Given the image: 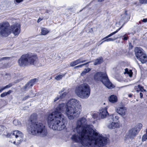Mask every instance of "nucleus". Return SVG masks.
<instances>
[{
  "label": "nucleus",
  "mask_w": 147,
  "mask_h": 147,
  "mask_svg": "<svg viewBox=\"0 0 147 147\" xmlns=\"http://www.w3.org/2000/svg\"><path fill=\"white\" fill-rule=\"evenodd\" d=\"M67 107V103L66 104L62 103L59 104L56 108L54 112H53L49 115H52L55 116L63 115L61 114V113L65 111Z\"/></svg>",
  "instance_id": "nucleus-10"
},
{
  "label": "nucleus",
  "mask_w": 147,
  "mask_h": 147,
  "mask_svg": "<svg viewBox=\"0 0 147 147\" xmlns=\"http://www.w3.org/2000/svg\"><path fill=\"white\" fill-rule=\"evenodd\" d=\"M90 62H91V61H89L88 62L85 63L84 64L79 65L78 66H79V67H82L83 66L86 65V64H88V63H89Z\"/></svg>",
  "instance_id": "nucleus-46"
},
{
  "label": "nucleus",
  "mask_w": 147,
  "mask_h": 147,
  "mask_svg": "<svg viewBox=\"0 0 147 147\" xmlns=\"http://www.w3.org/2000/svg\"><path fill=\"white\" fill-rule=\"evenodd\" d=\"M119 37H117L115 38H109L106 39H105L103 40V42H109L110 41H114L117 38H118Z\"/></svg>",
  "instance_id": "nucleus-33"
},
{
  "label": "nucleus",
  "mask_w": 147,
  "mask_h": 147,
  "mask_svg": "<svg viewBox=\"0 0 147 147\" xmlns=\"http://www.w3.org/2000/svg\"><path fill=\"white\" fill-rule=\"evenodd\" d=\"M29 94L30 95L32 96V97L33 96H36V95H34V94L33 93V92L32 90L30 91Z\"/></svg>",
  "instance_id": "nucleus-47"
},
{
  "label": "nucleus",
  "mask_w": 147,
  "mask_h": 147,
  "mask_svg": "<svg viewBox=\"0 0 147 147\" xmlns=\"http://www.w3.org/2000/svg\"><path fill=\"white\" fill-rule=\"evenodd\" d=\"M142 125L141 123H139L135 127H136L137 129L138 128L139 130H140L142 128Z\"/></svg>",
  "instance_id": "nucleus-41"
},
{
  "label": "nucleus",
  "mask_w": 147,
  "mask_h": 147,
  "mask_svg": "<svg viewBox=\"0 0 147 147\" xmlns=\"http://www.w3.org/2000/svg\"><path fill=\"white\" fill-rule=\"evenodd\" d=\"M107 138L97 133L82 145L86 147H106Z\"/></svg>",
  "instance_id": "nucleus-5"
},
{
  "label": "nucleus",
  "mask_w": 147,
  "mask_h": 147,
  "mask_svg": "<svg viewBox=\"0 0 147 147\" xmlns=\"http://www.w3.org/2000/svg\"><path fill=\"white\" fill-rule=\"evenodd\" d=\"M12 86V84L11 83H9L4 87H2L3 90L5 89L9 88L11 87Z\"/></svg>",
  "instance_id": "nucleus-35"
},
{
  "label": "nucleus",
  "mask_w": 147,
  "mask_h": 147,
  "mask_svg": "<svg viewBox=\"0 0 147 147\" xmlns=\"http://www.w3.org/2000/svg\"><path fill=\"white\" fill-rule=\"evenodd\" d=\"M128 74L129 75V77H131L132 76L133 73L131 70H129V71L128 69L127 68H126L125 69V72H124V74Z\"/></svg>",
  "instance_id": "nucleus-27"
},
{
  "label": "nucleus",
  "mask_w": 147,
  "mask_h": 147,
  "mask_svg": "<svg viewBox=\"0 0 147 147\" xmlns=\"http://www.w3.org/2000/svg\"><path fill=\"white\" fill-rule=\"evenodd\" d=\"M145 53L143 52V50L140 47H136L135 49V54L136 56L138 59L141 56H142L143 54Z\"/></svg>",
  "instance_id": "nucleus-17"
},
{
  "label": "nucleus",
  "mask_w": 147,
  "mask_h": 147,
  "mask_svg": "<svg viewBox=\"0 0 147 147\" xmlns=\"http://www.w3.org/2000/svg\"><path fill=\"white\" fill-rule=\"evenodd\" d=\"M41 31L42 34L43 35H46L49 32V31L45 28H42Z\"/></svg>",
  "instance_id": "nucleus-29"
},
{
  "label": "nucleus",
  "mask_w": 147,
  "mask_h": 147,
  "mask_svg": "<svg viewBox=\"0 0 147 147\" xmlns=\"http://www.w3.org/2000/svg\"><path fill=\"white\" fill-rule=\"evenodd\" d=\"M76 60L78 64L81 63H82L86 61V60H82V57Z\"/></svg>",
  "instance_id": "nucleus-34"
},
{
  "label": "nucleus",
  "mask_w": 147,
  "mask_h": 147,
  "mask_svg": "<svg viewBox=\"0 0 147 147\" xmlns=\"http://www.w3.org/2000/svg\"><path fill=\"white\" fill-rule=\"evenodd\" d=\"M64 88H63L61 91L59 93L61 92V93H62V92H63L64 91Z\"/></svg>",
  "instance_id": "nucleus-58"
},
{
  "label": "nucleus",
  "mask_w": 147,
  "mask_h": 147,
  "mask_svg": "<svg viewBox=\"0 0 147 147\" xmlns=\"http://www.w3.org/2000/svg\"><path fill=\"white\" fill-rule=\"evenodd\" d=\"M110 102L112 103H114L117 101V97L115 95H112L110 96L109 98Z\"/></svg>",
  "instance_id": "nucleus-23"
},
{
  "label": "nucleus",
  "mask_w": 147,
  "mask_h": 147,
  "mask_svg": "<svg viewBox=\"0 0 147 147\" xmlns=\"http://www.w3.org/2000/svg\"><path fill=\"white\" fill-rule=\"evenodd\" d=\"M94 79L96 82H101L108 88H113V85L110 82L106 73L98 72L96 73L94 76Z\"/></svg>",
  "instance_id": "nucleus-8"
},
{
  "label": "nucleus",
  "mask_w": 147,
  "mask_h": 147,
  "mask_svg": "<svg viewBox=\"0 0 147 147\" xmlns=\"http://www.w3.org/2000/svg\"><path fill=\"white\" fill-rule=\"evenodd\" d=\"M3 90L2 88V87L0 86V93H1Z\"/></svg>",
  "instance_id": "nucleus-54"
},
{
  "label": "nucleus",
  "mask_w": 147,
  "mask_h": 147,
  "mask_svg": "<svg viewBox=\"0 0 147 147\" xmlns=\"http://www.w3.org/2000/svg\"><path fill=\"white\" fill-rule=\"evenodd\" d=\"M23 137H15V141L13 142V144L17 145L20 144L22 141Z\"/></svg>",
  "instance_id": "nucleus-24"
},
{
  "label": "nucleus",
  "mask_w": 147,
  "mask_h": 147,
  "mask_svg": "<svg viewBox=\"0 0 147 147\" xmlns=\"http://www.w3.org/2000/svg\"><path fill=\"white\" fill-rule=\"evenodd\" d=\"M37 115L34 114L30 116L31 121L28 125L27 130L30 134L35 135L40 137L46 136L47 134V130L45 125L40 122H35Z\"/></svg>",
  "instance_id": "nucleus-2"
},
{
  "label": "nucleus",
  "mask_w": 147,
  "mask_h": 147,
  "mask_svg": "<svg viewBox=\"0 0 147 147\" xmlns=\"http://www.w3.org/2000/svg\"><path fill=\"white\" fill-rule=\"evenodd\" d=\"M65 74H63L62 75H59L56 76L55 77V79L57 80H60L63 77V76H65Z\"/></svg>",
  "instance_id": "nucleus-32"
},
{
  "label": "nucleus",
  "mask_w": 147,
  "mask_h": 147,
  "mask_svg": "<svg viewBox=\"0 0 147 147\" xmlns=\"http://www.w3.org/2000/svg\"><path fill=\"white\" fill-rule=\"evenodd\" d=\"M12 92V91L11 90H9L7 92H4L1 94L0 97H4L8 95H9Z\"/></svg>",
  "instance_id": "nucleus-26"
},
{
  "label": "nucleus",
  "mask_w": 147,
  "mask_h": 147,
  "mask_svg": "<svg viewBox=\"0 0 147 147\" xmlns=\"http://www.w3.org/2000/svg\"><path fill=\"white\" fill-rule=\"evenodd\" d=\"M78 64V63L76 60L74 61L71 62L70 63V66L71 67H73Z\"/></svg>",
  "instance_id": "nucleus-37"
},
{
  "label": "nucleus",
  "mask_w": 147,
  "mask_h": 147,
  "mask_svg": "<svg viewBox=\"0 0 147 147\" xmlns=\"http://www.w3.org/2000/svg\"><path fill=\"white\" fill-rule=\"evenodd\" d=\"M8 63H5L3 65V67L4 68H7L8 67Z\"/></svg>",
  "instance_id": "nucleus-49"
},
{
  "label": "nucleus",
  "mask_w": 147,
  "mask_h": 147,
  "mask_svg": "<svg viewBox=\"0 0 147 147\" xmlns=\"http://www.w3.org/2000/svg\"><path fill=\"white\" fill-rule=\"evenodd\" d=\"M138 59L142 63H145L147 61V56L146 53L143 54L142 56H141L140 57H139Z\"/></svg>",
  "instance_id": "nucleus-21"
},
{
  "label": "nucleus",
  "mask_w": 147,
  "mask_h": 147,
  "mask_svg": "<svg viewBox=\"0 0 147 147\" xmlns=\"http://www.w3.org/2000/svg\"><path fill=\"white\" fill-rule=\"evenodd\" d=\"M97 117V113H94L92 115V117L94 119L96 118Z\"/></svg>",
  "instance_id": "nucleus-48"
},
{
  "label": "nucleus",
  "mask_w": 147,
  "mask_h": 147,
  "mask_svg": "<svg viewBox=\"0 0 147 147\" xmlns=\"http://www.w3.org/2000/svg\"><path fill=\"white\" fill-rule=\"evenodd\" d=\"M147 139V134H146L144 135L142 138V140L143 142L146 141Z\"/></svg>",
  "instance_id": "nucleus-40"
},
{
  "label": "nucleus",
  "mask_w": 147,
  "mask_h": 147,
  "mask_svg": "<svg viewBox=\"0 0 147 147\" xmlns=\"http://www.w3.org/2000/svg\"><path fill=\"white\" fill-rule=\"evenodd\" d=\"M82 106L80 102L75 98L69 100L67 103L65 113L68 118L72 119L78 117L80 113Z\"/></svg>",
  "instance_id": "nucleus-3"
},
{
  "label": "nucleus",
  "mask_w": 147,
  "mask_h": 147,
  "mask_svg": "<svg viewBox=\"0 0 147 147\" xmlns=\"http://www.w3.org/2000/svg\"><path fill=\"white\" fill-rule=\"evenodd\" d=\"M102 61L103 60L102 57H100L94 60V65H96L98 64H100L102 62Z\"/></svg>",
  "instance_id": "nucleus-25"
},
{
  "label": "nucleus",
  "mask_w": 147,
  "mask_h": 147,
  "mask_svg": "<svg viewBox=\"0 0 147 147\" xmlns=\"http://www.w3.org/2000/svg\"><path fill=\"white\" fill-rule=\"evenodd\" d=\"M99 114L101 117L103 119L105 118L108 115L109 113L107 111V108H102L99 110Z\"/></svg>",
  "instance_id": "nucleus-18"
},
{
  "label": "nucleus",
  "mask_w": 147,
  "mask_h": 147,
  "mask_svg": "<svg viewBox=\"0 0 147 147\" xmlns=\"http://www.w3.org/2000/svg\"><path fill=\"white\" fill-rule=\"evenodd\" d=\"M13 135L15 136V137H23V134L21 132L18 130H15L13 131Z\"/></svg>",
  "instance_id": "nucleus-22"
},
{
  "label": "nucleus",
  "mask_w": 147,
  "mask_h": 147,
  "mask_svg": "<svg viewBox=\"0 0 147 147\" xmlns=\"http://www.w3.org/2000/svg\"><path fill=\"white\" fill-rule=\"evenodd\" d=\"M77 127L74 131L77 133L73 135L71 138L76 142H80L82 144L86 142L91 137L96 134V130L93 129L92 125L87 124L86 120L84 117L79 119L77 122Z\"/></svg>",
  "instance_id": "nucleus-1"
},
{
  "label": "nucleus",
  "mask_w": 147,
  "mask_h": 147,
  "mask_svg": "<svg viewBox=\"0 0 147 147\" xmlns=\"http://www.w3.org/2000/svg\"><path fill=\"white\" fill-rule=\"evenodd\" d=\"M37 60L36 55L26 54L23 55L18 60L19 65L20 67H25L30 65H34Z\"/></svg>",
  "instance_id": "nucleus-6"
},
{
  "label": "nucleus",
  "mask_w": 147,
  "mask_h": 147,
  "mask_svg": "<svg viewBox=\"0 0 147 147\" xmlns=\"http://www.w3.org/2000/svg\"><path fill=\"white\" fill-rule=\"evenodd\" d=\"M107 36H106L104 38L102 39V40H104L105 39H107L108 38V37H107Z\"/></svg>",
  "instance_id": "nucleus-57"
},
{
  "label": "nucleus",
  "mask_w": 147,
  "mask_h": 147,
  "mask_svg": "<svg viewBox=\"0 0 147 147\" xmlns=\"http://www.w3.org/2000/svg\"><path fill=\"white\" fill-rule=\"evenodd\" d=\"M115 110L116 112L121 116H124L125 115L126 108L124 106H122L117 108Z\"/></svg>",
  "instance_id": "nucleus-15"
},
{
  "label": "nucleus",
  "mask_w": 147,
  "mask_h": 147,
  "mask_svg": "<svg viewBox=\"0 0 147 147\" xmlns=\"http://www.w3.org/2000/svg\"><path fill=\"white\" fill-rule=\"evenodd\" d=\"M111 122L112 123H109L108 125L109 128L110 129H113L119 127V124L117 122Z\"/></svg>",
  "instance_id": "nucleus-19"
},
{
  "label": "nucleus",
  "mask_w": 147,
  "mask_h": 147,
  "mask_svg": "<svg viewBox=\"0 0 147 147\" xmlns=\"http://www.w3.org/2000/svg\"><path fill=\"white\" fill-rule=\"evenodd\" d=\"M119 118L118 116L114 114L112 115L109 117V119L111 122H117Z\"/></svg>",
  "instance_id": "nucleus-20"
},
{
  "label": "nucleus",
  "mask_w": 147,
  "mask_h": 147,
  "mask_svg": "<svg viewBox=\"0 0 147 147\" xmlns=\"http://www.w3.org/2000/svg\"><path fill=\"white\" fill-rule=\"evenodd\" d=\"M91 89L89 85L84 83L76 87L75 93L80 98L84 99H87L90 94Z\"/></svg>",
  "instance_id": "nucleus-7"
},
{
  "label": "nucleus",
  "mask_w": 147,
  "mask_h": 147,
  "mask_svg": "<svg viewBox=\"0 0 147 147\" xmlns=\"http://www.w3.org/2000/svg\"><path fill=\"white\" fill-rule=\"evenodd\" d=\"M144 91V92H146V90L144 89V90H143V92Z\"/></svg>",
  "instance_id": "nucleus-63"
},
{
  "label": "nucleus",
  "mask_w": 147,
  "mask_h": 147,
  "mask_svg": "<svg viewBox=\"0 0 147 147\" xmlns=\"http://www.w3.org/2000/svg\"><path fill=\"white\" fill-rule=\"evenodd\" d=\"M104 0H97V1L99 2H102Z\"/></svg>",
  "instance_id": "nucleus-59"
},
{
  "label": "nucleus",
  "mask_w": 147,
  "mask_h": 147,
  "mask_svg": "<svg viewBox=\"0 0 147 147\" xmlns=\"http://www.w3.org/2000/svg\"><path fill=\"white\" fill-rule=\"evenodd\" d=\"M129 97H131V95H129Z\"/></svg>",
  "instance_id": "nucleus-64"
},
{
  "label": "nucleus",
  "mask_w": 147,
  "mask_h": 147,
  "mask_svg": "<svg viewBox=\"0 0 147 147\" xmlns=\"http://www.w3.org/2000/svg\"><path fill=\"white\" fill-rule=\"evenodd\" d=\"M13 124L16 126H19L21 124L20 122L18 120L15 119L13 121Z\"/></svg>",
  "instance_id": "nucleus-30"
},
{
  "label": "nucleus",
  "mask_w": 147,
  "mask_h": 147,
  "mask_svg": "<svg viewBox=\"0 0 147 147\" xmlns=\"http://www.w3.org/2000/svg\"><path fill=\"white\" fill-rule=\"evenodd\" d=\"M42 20L41 18H39L37 20V22L39 23Z\"/></svg>",
  "instance_id": "nucleus-55"
},
{
  "label": "nucleus",
  "mask_w": 147,
  "mask_h": 147,
  "mask_svg": "<svg viewBox=\"0 0 147 147\" xmlns=\"http://www.w3.org/2000/svg\"><path fill=\"white\" fill-rule=\"evenodd\" d=\"M10 33L12 32L15 36H18L20 33V26L18 23L15 24L10 27Z\"/></svg>",
  "instance_id": "nucleus-13"
},
{
  "label": "nucleus",
  "mask_w": 147,
  "mask_h": 147,
  "mask_svg": "<svg viewBox=\"0 0 147 147\" xmlns=\"http://www.w3.org/2000/svg\"><path fill=\"white\" fill-rule=\"evenodd\" d=\"M146 134H147V128L146 129Z\"/></svg>",
  "instance_id": "nucleus-62"
},
{
  "label": "nucleus",
  "mask_w": 147,
  "mask_h": 147,
  "mask_svg": "<svg viewBox=\"0 0 147 147\" xmlns=\"http://www.w3.org/2000/svg\"><path fill=\"white\" fill-rule=\"evenodd\" d=\"M10 34L9 24L8 22L0 23V34L2 36L7 37Z\"/></svg>",
  "instance_id": "nucleus-9"
},
{
  "label": "nucleus",
  "mask_w": 147,
  "mask_h": 147,
  "mask_svg": "<svg viewBox=\"0 0 147 147\" xmlns=\"http://www.w3.org/2000/svg\"><path fill=\"white\" fill-rule=\"evenodd\" d=\"M11 135H13V134H7V136L9 137L11 136Z\"/></svg>",
  "instance_id": "nucleus-53"
},
{
  "label": "nucleus",
  "mask_w": 147,
  "mask_h": 147,
  "mask_svg": "<svg viewBox=\"0 0 147 147\" xmlns=\"http://www.w3.org/2000/svg\"><path fill=\"white\" fill-rule=\"evenodd\" d=\"M36 81V79L31 80L28 82L23 88V89L24 91H27L34 84Z\"/></svg>",
  "instance_id": "nucleus-14"
},
{
  "label": "nucleus",
  "mask_w": 147,
  "mask_h": 147,
  "mask_svg": "<svg viewBox=\"0 0 147 147\" xmlns=\"http://www.w3.org/2000/svg\"><path fill=\"white\" fill-rule=\"evenodd\" d=\"M138 131L136 127H134L129 130L125 136V138L133 139L137 135Z\"/></svg>",
  "instance_id": "nucleus-11"
},
{
  "label": "nucleus",
  "mask_w": 147,
  "mask_h": 147,
  "mask_svg": "<svg viewBox=\"0 0 147 147\" xmlns=\"http://www.w3.org/2000/svg\"><path fill=\"white\" fill-rule=\"evenodd\" d=\"M123 40H127V37L126 36V34H125L123 36Z\"/></svg>",
  "instance_id": "nucleus-50"
},
{
  "label": "nucleus",
  "mask_w": 147,
  "mask_h": 147,
  "mask_svg": "<svg viewBox=\"0 0 147 147\" xmlns=\"http://www.w3.org/2000/svg\"><path fill=\"white\" fill-rule=\"evenodd\" d=\"M78 67H77V66H75L74 67V68L75 69H76L77 68H78Z\"/></svg>",
  "instance_id": "nucleus-60"
},
{
  "label": "nucleus",
  "mask_w": 147,
  "mask_h": 147,
  "mask_svg": "<svg viewBox=\"0 0 147 147\" xmlns=\"http://www.w3.org/2000/svg\"><path fill=\"white\" fill-rule=\"evenodd\" d=\"M139 2L142 4H146L147 3V0H139Z\"/></svg>",
  "instance_id": "nucleus-43"
},
{
  "label": "nucleus",
  "mask_w": 147,
  "mask_h": 147,
  "mask_svg": "<svg viewBox=\"0 0 147 147\" xmlns=\"http://www.w3.org/2000/svg\"><path fill=\"white\" fill-rule=\"evenodd\" d=\"M11 58L10 57H5L0 58V61L3 60H9Z\"/></svg>",
  "instance_id": "nucleus-38"
},
{
  "label": "nucleus",
  "mask_w": 147,
  "mask_h": 147,
  "mask_svg": "<svg viewBox=\"0 0 147 147\" xmlns=\"http://www.w3.org/2000/svg\"><path fill=\"white\" fill-rule=\"evenodd\" d=\"M67 93L66 92H64L61 95L60 94V95H59L61 99H62L64 98L67 95Z\"/></svg>",
  "instance_id": "nucleus-39"
},
{
  "label": "nucleus",
  "mask_w": 147,
  "mask_h": 147,
  "mask_svg": "<svg viewBox=\"0 0 147 147\" xmlns=\"http://www.w3.org/2000/svg\"><path fill=\"white\" fill-rule=\"evenodd\" d=\"M59 98H60V97L59 95H58L57 97L55 98L54 99V102H55L58 100Z\"/></svg>",
  "instance_id": "nucleus-44"
},
{
  "label": "nucleus",
  "mask_w": 147,
  "mask_h": 147,
  "mask_svg": "<svg viewBox=\"0 0 147 147\" xmlns=\"http://www.w3.org/2000/svg\"><path fill=\"white\" fill-rule=\"evenodd\" d=\"M145 53L143 52V50L140 47H136L135 49V54L136 56L138 59L141 56H142L143 54Z\"/></svg>",
  "instance_id": "nucleus-16"
},
{
  "label": "nucleus",
  "mask_w": 147,
  "mask_h": 147,
  "mask_svg": "<svg viewBox=\"0 0 147 147\" xmlns=\"http://www.w3.org/2000/svg\"><path fill=\"white\" fill-rule=\"evenodd\" d=\"M5 128L4 126L0 125V132L2 133L4 131L5 129Z\"/></svg>",
  "instance_id": "nucleus-42"
},
{
  "label": "nucleus",
  "mask_w": 147,
  "mask_h": 147,
  "mask_svg": "<svg viewBox=\"0 0 147 147\" xmlns=\"http://www.w3.org/2000/svg\"><path fill=\"white\" fill-rule=\"evenodd\" d=\"M142 21L144 22H147V19H143Z\"/></svg>",
  "instance_id": "nucleus-51"
},
{
  "label": "nucleus",
  "mask_w": 147,
  "mask_h": 147,
  "mask_svg": "<svg viewBox=\"0 0 147 147\" xmlns=\"http://www.w3.org/2000/svg\"><path fill=\"white\" fill-rule=\"evenodd\" d=\"M30 98V96L29 95H27L25 97H24L22 98V100H25L26 99H28L29 98Z\"/></svg>",
  "instance_id": "nucleus-45"
},
{
  "label": "nucleus",
  "mask_w": 147,
  "mask_h": 147,
  "mask_svg": "<svg viewBox=\"0 0 147 147\" xmlns=\"http://www.w3.org/2000/svg\"><path fill=\"white\" fill-rule=\"evenodd\" d=\"M140 98H142L143 97V94L142 93L140 92Z\"/></svg>",
  "instance_id": "nucleus-56"
},
{
  "label": "nucleus",
  "mask_w": 147,
  "mask_h": 147,
  "mask_svg": "<svg viewBox=\"0 0 147 147\" xmlns=\"http://www.w3.org/2000/svg\"><path fill=\"white\" fill-rule=\"evenodd\" d=\"M129 18V16L127 14V11H125L124 13L121 15L120 19L119 22V24L121 25V26L120 28H121L128 21Z\"/></svg>",
  "instance_id": "nucleus-12"
},
{
  "label": "nucleus",
  "mask_w": 147,
  "mask_h": 147,
  "mask_svg": "<svg viewBox=\"0 0 147 147\" xmlns=\"http://www.w3.org/2000/svg\"><path fill=\"white\" fill-rule=\"evenodd\" d=\"M103 42V41H102L100 43V45L102 44L103 42Z\"/></svg>",
  "instance_id": "nucleus-61"
},
{
  "label": "nucleus",
  "mask_w": 147,
  "mask_h": 147,
  "mask_svg": "<svg viewBox=\"0 0 147 147\" xmlns=\"http://www.w3.org/2000/svg\"><path fill=\"white\" fill-rule=\"evenodd\" d=\"M90 70V69L89 68L84 69L83 71L81 73V75L83 76L86 73L89 72Z\"/></svg>",
  "instance_id": "nucleus-31"
},
{
  "label": "nucleus",
  "mask_w": 147,
  "mask_h": 147,
  "mask_svg": "<svg viewBox=\"0 0 147 147\" xmlns=\"http://www.w3.org/2000/svg\"><path fill=\"white\" fill-rule=\"evenodd\" d=\"M16 2L18 3H20L23 1V0H16Z\"/></svg>",
  "instance_id": "nucleus-52"
},
{
  "label": "nucleus",
  "mask_w": 147,
  "mask_h": 147,
  "mask_svg": "<svg viewBox=\"0 0 147 147\" xmlns=\"http://www.w3.org/2000/svg\"><path fill=\"white\" fill-rule=\"evenodd\" d=\"M120 29H121V28H119L116 31L111 33V34H109V35L107 36V37H108V38L109 37L117 33Z\"/></svg>",
  "instance_id": "nucleus-36"
},
{
  "label": "nucleus",
  "mask_w": 147,
  "mask_h": 147,
  "mask_svg": "<svg viewBox=\"0 0 147 147\" xmlns=\"http://www.w3.org/2000/svg\"><path fill=\"white\" fill-rule=\"evenodd\" d=\"M48 124L50 128L59 131L64 129L66 125L63 115L57 116L49 115L48 118Z\"/></svg>",
  "instance_id": "nucleus-4"
},
{
  "label": "nucleus",
  "mask_w": 147,
  "mask_h": 147,
  "mask_svg": "<svg viewBox=\"0 0 147 147\" xmlns=\"http://www.w3.org/2000/svg\"><path fill=\"white\" fill-rule=\"evenodd\" d=\"M135 89L138 92L140 91L141 92H143V90H144L143 87L142 86L140 85H139L137 86H135Z\"/></svg>",
  "instance_id": "nucleus-28"
}]
</instances>
